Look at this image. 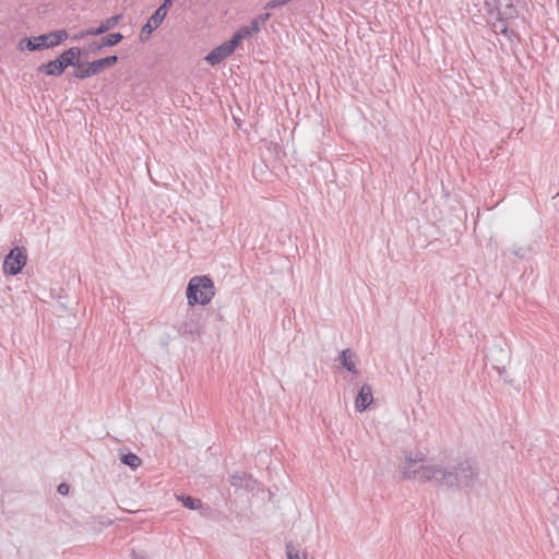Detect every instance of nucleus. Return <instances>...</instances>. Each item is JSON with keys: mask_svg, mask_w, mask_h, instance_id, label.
I'll return each mask as SVG.
<instances>
[{"mask_svg": "<svg viewBox=\"0 0 559 559\" xmlns=\"http://www.w3.org/2000/svg\"><path fill=\"white\" fill-rule=\"evenodd\" d=\"M189 306L202 305L211 302L215 296V287L213 281L203 276H193L190 278L186 292Z\"/></svg>", "mask_w": 559, "mask_h": 559, "instance_id": "obj_2", "label": "nucleus"}, {"mask_svg": "<svg viewBox=\"0 0 559 559\" xmlns=\"http://www.w3.org/2000/svg\"><path fill=\"white\" fill-rule=\"evenodd\" d=\"M122 38H123V36L120 33L109 34V35L100 38L99 40L92 41L88 45V50L92 52H96L104 47L115 46L118 43H120Z\"/></svg>", "mask_w": 559, "mask_h": 559, "instance_id": "obj_12", "label": "nucleus"}, {"mask_svg": "<svg viewBox=\"0 0 559 559\" xmlns=\"http://www.w3.org/2000/svg\"><path fill=\"white\" fill-rule=\"evenodd\" d=\"M270 19V13H263L259 15L255 20H259V26L265 23Z\"/></svg>", "mask_w": 559, "mask_h": 559, "instance_id": "obj_21", "label": "nucleus"}, {"mask_svg": "<svg viewBox=\"0 0 559 559\" xmlns=\"http://www.w3.org/2000/svg\"><path fill=\"white\" fill-rule=\"evenodd\" d=\"M81 53H82L81 48L72 47V48L63 51L57 58L59 59V61L61 62V64L64 69L69 66H72L78 69V67L80 66Z\"/></svg>", "mask_w": 559, "mask_h": 559, "instance_id": "obj_11", "label": "nucleus"}, {"mask_svg": "<svg viewBox=\"0 0 559 559\" xmlns=\"http://www.w3.org/2000/svg\"><path fill=\"white\" fill-rule=\"evenodd\" d=\"M340 361L347 371L354 374L358 372L355 364V353L352 349L346 348L342 350L340 354Z\"/></svg>", "mask_w": 559, "mask_h": 559, "instance_id": "obj_15", "label": "nucleus"}, {"mask_svg": "<svg viewBox=\"0 0 559 559\" xmlns=\"http://www.w3.org/2000/svg\"><path fill=\"white\" fill-rule=\"evenodd\" d=\"M121 462L131 468L135 469L141 465V459L134 453H128L121 456Z\"/></svg>", "mask_w": 559, "mask_h": 559, "instance_id": "obj_19", "label": "nucleus"}, {"mask_svg": "<svg viewBox=\"0 0 559 559\" xmlns=\"http://www.w3.org/2000/svg\"><path fill=\"white\" fill-rule=\"evenodd\" d=\"M456 478V486L469 487L473 485L477 476V466L471 461H462L451 467Z\"/></svg>", "mask_w": 559, "mask_h": 559, "instance_id": "obj_6", "label": "nucleus"}, {"mask_svg": "<svg viewBox=\"0 0 559 559\" xmlns=\"http://www.w3.org/2000/svg\"><path fill=\"white\" fill-rule=\"evenodd\" d=\"M173 0H164V2L157 8L153 15L143 25L140 33V40L145 41L150 35L156 29L167 15L168 9L171 7Z\"/></svg>", "mask_w": 559, "mask_h": 559, "instance_id": "obj_5", "label": "nucleus"}, {"mask_svg": "<svg viewBox=\"0 0 559 559\" xmlns=\"http://www.w3.org/2000/svg\"><path fill=\"white\" fill-rule=\"evenodd\" d=\"M118 61L117 56H109L94 61H81L78 69L73 72V76L80 80L93 76L105 69L112 67Z\"/></svg>", "mask_w": 559, "mask_h": 559, "instance_id": "obj_4", "label": "nucleus"}, {"mask_svg": "<svg viewBox=\"0 0 559 559\" xmlns=\"http://www.w3.org/2000/svg\"><path fill=\"white\" fill-rule=\"evenodd\" d=\"M373 402L372 388L369 384H364L358 392L355 400L356 411L361 413Z\"/></svg>", "mask_w": 559, "mask_h": 559, "instance_id": "obj_10", "label": "nucleus"}, {"mask_svg": "<svg viewBox=\"0 0 559 559\" xmlns=\"http://www.w3.org/2000/svg\"><path fill=\"white\" fill-rule=\"evenodd\" d=\"M495 27L497 28V32H501V33H507V27L503 23H500L498 25H495Z\"/></svg>", "mask_w": 559, "mask_h": 559, "instance_id": "obj_23", "label": "nucleus"}, {"mask_svg": "<svg viewBox=\"0 0 559 559\" xmlns=\"http://www.w3.org/2000/svg\"><path fill=\"white\" fill-rule=\"evenodd\" d=\"M260 32L259 20H253L250 25L240 27L233 36L239 43Z\"/></svg>", "mask_w": 559, "mask_h": 559, "instance_id": "obj_16", "label": "nucleus"}, {"mask_svg": "<svg viewBox=\"0 0 559 559\" xmlns=\"http://www.w3.org/2000/svg\"><path fill=\"white\" fill-rule=\"evenodd\" d=\"M25 250L19 247L13 248L9 254L4 258L3 273L8 275H16L26 264Z\"/></svg>", "mask_w": 559, "mask_h": 559, "instance_id": "obj_7", "label": "nucleus"}, {"mask_svg": "<svg viewBox=\"0 0 559 559\" xmlns=\"http://www.w3.org/2000/svg\"><path fill=\"white\" fill-rule=\"evenodd\" d=\"M251 478L246 473H236L230 477V484L235 487L249 488Z\"/></svg>", "mask_w": 559, "mask_h": 559, "instance_id": "obj_17", "label": "nucleus"}, {"mask_svg": "<svg viewBox=\"0 0 559 559\" xmlns=\"http://www.w3.org/2000/svg\"><path fill=\"white\" fill-rule=\"evenodd\" d=\"M418 462H421V459L413 457L411 454L405 456V463L400 468L404 479H413L421 484L430 483L435 486L456 487V478L451 468L432 462L416 466Z\"/></svg>", "mask_w": 559, "mask_h": 559, "instance_id": "obj_1", "label": "nucleus"}, {"mask_svg": "<svg viewBox=\"0 0 559 559\" xmlns=\"http://www.w3.org/2000/svg\"><path fill=\"white\" fill-rule=\"evenodd\" d=\"M177 499L189 510H199L202 507L201 500L191 496H177Z\"/></svg>", "mask_w": 559, "mask_h": 559, "instance_id": "obj_18", "label": "nucleus"}, {"mask_svg": "<svg viewBox=\"0 0 559 559\" xmlns=\"http://www.w3.org/2000/svg\"><path fill=\"white\" fill-rule=\"evenodd\" d=\"M287 559H298V552L295 550L292 544L286 545Z\"/></svg>", "mask_w": 559, "mask_h": 559, "instance_id": "obj_20", "label": "nucleus"}, {"mask_svg": "<svg viewBox=\"0 0 559 559\" xmlns=\"http://www.w3.org/2000/svg\"><path fill=\"white\" fill-rule=\"evenodd\" d=\"M487 359L500 376L506 372L508 362L510 361V350L502 345H492L487 353Z\"/></svg>", "mask_w": 559, "mask_h": 559, "instance_id": "obj_8", "label": "nucleus"}, {"mask_svg": "<svg viewBox=\"0 0 559 559\" xmlns=\"http://www.w3.org/2000/svg\"><path fill=\"white\" fill-rule=\"evenodd\" d=\"M68 489H69V487H68V485H66V484H60V485L58 486V491H59L60 493H62V495H66V493L68 492Z\"/></svg>", "mask_w": 559, "mask_h": 559, "instance_id": "obj_22", "label": "nucleus"}, {"mask_svg": "<svg viewBox=\"0 0 559 559\" xmlns=\"http://www.w3.org/2000/svg\"><path fill=\"white\" fill-rule=\"evenodd\" d=\"M237 46L238 41L233 36L230 40L223 43L218 47L214 48L211 52H209L205 57V60L210 64L215 66L229 57L235 51Z\"/></svg>", "mask_w": 559, "mask_h": 559, "instance_id": "obj_9", "label": "nucleus"}, {"mask_svg": "<svg viewBox=\"0 0 559 559\" xmlns=\"http://www.w3.org/2000/svg\"><path fill=\"white\" fill-rule=\"evenodd\" d=\"M67 38L68 32L66 29H59L37 37L24 38L21 40L20 47L21 49H23V44H25L26 48L29 51H35L45 48L56 47Z\"/></svg>", "mask_w": 559, "mask_h": 559, "instance_id": "obj_3", "label": "nucleus"}, {"mask_svg": "<svg viewBox=\"0 0 559 559\" xmlns=\"http://www.w3.org/2000/svg\"><path fill=\"white\" fill-rule=\"evenodd\" d=\"M37 70L47 75L60 76L66 69L62 67L59 59L56 58L55 60L40 64Z\"/></svg>", "mask_w": 559, "mask_h": 559, "instance_id": "obj_14", "label": "nucleus"}, {"mask_svg": "<svg viewBox=\"0 0 559 559\" xmlns=\"http://www.w3.org/2000/svg\"><path fill=\"white\" fill-rule=\"evenodd\" d=\"M132 558L133 559H147L146 557L139 556L135 551H132Z\"/></svg>", "mask_w": 559, "mask_h": 559, "instance_id": "obj_25", "label": "nucleus"}, {"mask_svg": "<svg viewBox=\"0 0 559 559\" xmlns=\"http://www.w3.org/2000/svg\"><path fill=\"white\" fill-rule=\"evenodd\" d=\"M121 17L122 16L120 14L110 16V17L106 19L105 21H103L98 27H95V28L92 27V28L85 29V34H88L91 36L102 35V34L110 31L111 28H114L119 23Z\"/></svg>", "mask_w": 559, "mask_h": 559, "instance_id": "obj_13", "label": "nucleus"}, {"mask_svg": "<svg viewBox=\"0 0 559 559\" xmlns=\"http://www.w3.org/2000/svg\"><path fill=\"white\" fill-rule=\"evenodd\" d=\"M85 36H90L88 34H85V31H82L73 36L74 40L82 39Z\"/></svg>", "mask_w": 559, "mask_h": 559, "instance_id": "obj_24", "label": "nucleus"}]
</instances>
